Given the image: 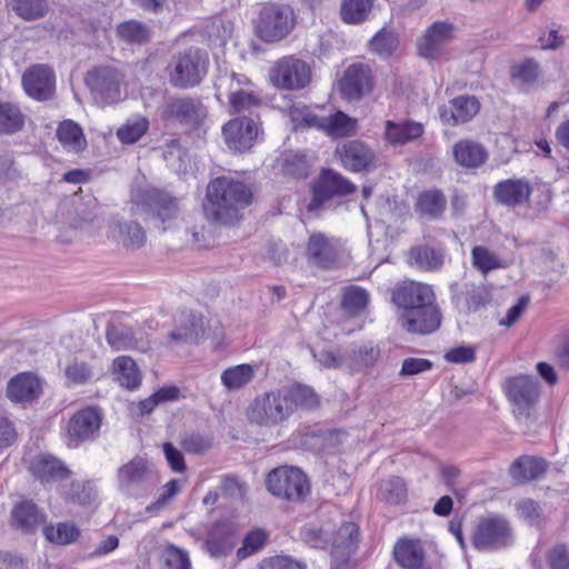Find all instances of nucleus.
<instances>
[{
  "instance_id": "f257e3e1",
  "label": "nucleus",
  "mask_w": 569,
  "mask_h": 569,
  "mask_svg": "<svg viewBox=\"0 0 569 569\" xmlns=\"http://www.w3.org/2000/svg\"><path fill=\"white\" fill-rule=\"evenodd\" d=\"M252 200L251 190L241 181L218 177L208 183L203 213L212 222L233 226L241 218V210Z\"/></svg>"
},
{
  "instance_id": "f03ea898",
  "label": "nucleus",
  "mask_w": 569,
  "mask_h": 569,
  "mask_svg": "<svg viewBox=\"0 0 569 569\" xmlns=\"http://www.w3.org/2000/svg\"><path fill=\"white\" fill-rule=\"evenodd\" d=\"M94 102L99 107L116 104L128 96L124 73L113 66H98L84 78Z\"/></svg>"
},
{
  "instance_id": "7ed1b4c3",
  "label": "nucleus",
  "mask_w": 569,
  "mask_h": 569,
  "mask_svg": "<svg viewBox=\"0 0 569 569\" xmlns=\"http://www.w3.org/2000/svg\"><path fill=\"white\" fill-rule=\"evenodd\" d=\"M472 545L480 551H493L512 543V528L501 515L489 513L480 517L471 536Z\"/></svg>"
},
{
  "instance_id": "20e7f679",
  "label": "nucleus",
  "mask_w": 569,
  "mask_h": 569,
  "mask_svg": "<svg viewBox=\"0 0 569 569\" xmlns=\"http://www.w3.org/2000/svg\"><path fill=\"white\" fill-rule=\"evenodd\" d=\"M289 417V407L282 389L257 396L247 408L248 420L260 427H277Z\"/></svg>"
},
{
  "instance_id": "39448f33",
  "label": "nucleus",
  "mask_w": 569,
  "mask_h": 569,
  "mask_svg": "<svg viewBox=\"0 0 569 569\" xmlns=\"http://www.w3.org/2000/svg\"><path fill=\"white\" fill-rule=\"evenodd\" d=\"M208 69V54L198 48H189L174 56L170 64V82L177 88H190L200 83Z\"/></svg>"
},
{
  "instance_id": "423d86ee",
  "label": "nucleus",
  "mask_w": 569,
  "mask_h": 569,
  "mask_svg": "<svg viewBox=\"0 0 569 569\" xmlns=\"http://www.w3.org/2000/svg\"><path fill=\"white\" fill-rule=\"evenodd\" d=\"M269 492L288 501L301 502L310 492V483L301 469L281 466L268 473L266 480Z\"/></svg>"
},
{
  "instance_id": "0eeeda50",
  "label": "nucleus",
  "mask_w": 569,
  "mask_h": 569,
  "mask_svg": "<svg viewBox=\"0 0 569 569\" xmlns=\"http://www.w3.org/2000/svg\"><path fill=\"white\" fill-rule=\"evenodd\" d=\"M295 27L293 10L286 4H267L259 13L256 31L264 42L286 38Z\"/></svg>"
},
{
  "instance_id": "6e6552de",
  "label": "nucleus",
  "mask_w": 569,
  "mask_h": 569,
  "mask_svg": "<svg viewBox=\"0 0 569 569\" xmlns=\"http://www.w3.org/2000/svg\"><path fill=\"white\" fill-rule=\"evenodd\" d=\"M218 99L227 96L229 104L234 112H242L256 108L261 99L252 89V82L244 74H224L216 83Z\"/></svg>"
},
{
  "instance_id": "1a4fd4ad",
  "label": "nucleus",
  "mask_w": 569,
  "mask_h": 569,
  "mask_svg": "<svg viewBox=\"0 0 569 569\" xmlns=\"http://www.w3.org/2000/svg\"><path fill=\"white\" fill-rule=\"evenodd\" d=\"M180 211L179 200L170 193L158 189L144 191V220L156 228L164 231Z\"/></svg>"
},
{
  "instance_id": "9d476101",
  "label": "nucleus",
  "mask_w": 569,
  "mask_h": 569,
  "mask_svg": "<svg viewBox=\"0 0 569 569\" xmlns=\"http://www.w3.org/2000/svg\"><path fill=\"white\" fill-rule=\"evenodd\" d=\"M269 78L277 88L299 90L309 83L311 70L303 60L286 57L273 64Z\"/></svg>"
},
{
  "instance_id": "9b49d317",
  "label": "nucleus",
  "mask_w": 569,
  "mask_h": 569,
  "mask_svg": "<svg viewBox=\"0 0 569 569\" xmlns=\"http://www.w3.org/2000/svg\"><path fill=\"white\" fill-rule=\"evenodd\" d=\"M503 390L508 400L513 406V411L520 416H528L540 397V388L532 376L519 375L508 378L503 383Z\"/></svg>"
},
{
  "instance_id": "f8f14e48",
  "label": "nucleus",
  "mask_w": 569,
  "mask_h": 569,
  "mask_svg": "<svg viewBox=\"0 0 569 569\" xmlns=\"http://www.w3.org/2000/svg\"><path fill=\"white\" fill-rule=\"evenodd\" d=\"M336 156L343 168L351 172L370 171L377 164L375 150L367 142L359 139L338 144Z\"/></svg>"
},
{
  "instance_id": "ddd939ff",
  "label": "nucleus",
  "mask_w": 569,
  "mask_h": 569,
  "mask_svg": "<svg viewBox=\"0 0 569 569\" xmlns=\"http://www.w3.org/2000/svg\"><path fill=\"white\" fill-rule=\"evenodd\" d=\"M123 211H128L129 216L134 218V220L118 222L112 228V237L127 248H140L142 244V234L137 219L142 214V189L139 186H134L131 189L130 201Z\"/></svg>"
},
{
  "instance_id": "4468645a",
  "label": "nucleus",
  "mask_w": 569,
  "mask_h": 569,
  "mask_svg": "<svg viewBox=\"0 0 569 569\" xmlns=\"http://www.w3.org/2000/svg\"><path fill=\"white\" fill-rule=\"evenodd\" d=\"M373 88V77L369 66L363 63L350 64L339 81V90L343 99L360 100Z\"/></svg>"
},
{
  "instance_id": "2eb2a0df",
  "label": "nucleus",
  "mask_w": 569,
  "mask_h": 569,
  "mask_svg": "<svg viewBox=\"0 0 569 569\" xmlns=\"http://www.w3.org/2000/svg\"><path fill=\"white\" fill-rule=\"evenodd\" d=\"M341 244L333 238H328L321 232H315L309 236L306 256L310 264L330 269L336 266L340 258Z\"/></svg>"
},
{
  "instance_id": "dca6fc26",
  "label": "nucleus",
  "mask_w": 569,
  "mask_h": 569,
  "mask_svg": "<svg viewBox=\"0 0 569 569\" xmlns=\"http://www.w3.org/2000/svg\"><path fill=\"white\" fill-rule=\"evenodd\" d=\"M22 87L27 96L33 100H49L54 93L56 74L46 64H34L23 72Z\"/></svg>"
},
{
  "instance_id": "f3484780",
  "label": "nucleus",
  "mask_w": 569,
  "mask_h": 569,
  "mask_svg": "<svg viewBox=\"0 0 569 569\" xmlns=\"http://www.w3.org/2000/svg\"><path fill=\"white\" fill-rule=\"evenodd\" d=\"M356 191V186L341 173L323 170L318 183L313 187V198L308 208L317 210L321 203L333 196H347Z\"/></svg>"
},
{
  "instance_id": "a211bd4d",
  "label": "nucleus",
  "mask_w": 569,
  "mask_h": 569,
  "mask_svg": "<svg viewBox=\"0 0 569 569\" xmlns=\"http://www.w3.org/2000/svg\"><path fill=\"white\" fill-rule=\"evenodd\" d=\"M400 323L410 333H432L441 325L440 308L435 301L413 310L403 311L400 316Z\"/></svg>"
},
{
  "instance_id": "6ab92c4d",
  "label": "nucleus",
  "mask_w": 569,
  "mask_h": 569,
  "mask_svg": "<svg viewBox=\"0 0 569 569\" xmlns=\"http://www.w3.org/2000/svg\"><path fill=\"white\" fill-rule=\"evenodd\" d=\"M392 300L403 311H408L435 302L436 295L430 284L408 280L395 289Z\"/></svg>"
},
{
  "instance_id": "aec40b11",
  "label": "nucleus",
  "mask_w": 569,
  "mask_h": 569,
  "mask_svg": "<svg viewBox=\"0 0 569 569\" xmlns=\"http://www.w3.org/2000/svg\"><path fill=\"white\" fill-rule=\"evenodd\" d=\"M44 522V512L31 500L16 503L10 512V527L24 536L34 535Z\"/></svg>"
},
{
  "instance_id": "412c9836",
  "label": "nucleus",
  "mask_w": 569,
  "mask_h": 569,
  "mask_svg": "<svg viewBox=\"0 0 569 569\" xmlns=\"http://www.w3.org/2000/svg\"><path fill=\"white\" fill-rule=\"evenodd\" d=\"M222 133L230 149L242 152L252 147L258 136V127L251 119L236 118L223 126Z\"/></svg>"
},
{
  "instance_id": "4be33fe9",
  "label": "nucleus",
  "mask_w": 569,
  "mask_h": 569,
  "mask_svg": "<svg viewBox=\"0 0 569 569\" xmlns=\"http://www.w3.org/2000/svg\"><path fill=\"white\" fill-rule=\"evenodd\" d=\"M167 113L181 123L193 127L206 133L207 109L198 100L180 98L172 100L167 107Z\"/></svg>"
},
{
  "instance_id": "5701e85b",
  "label": "nucleus",
  "mask_w": 569,
  "mask_h": 569,
  "mask_svg": "<svg viewBox=\"0 0 569 569\" xmlns=\"http://www.w3.org/2000/svg\"><path fill=\"white\" fill-rule=\"evenodd\" d=\"M452 38V26L446 22H435L418 40L419 54L426 59L440 58L446 46Z\"/></svg>"
},
{
  "instance_id": "b1692460",
  "label": "nucleus",
  "mask_w": 569,
  "mask_h": 569,
  "mask_svg": "<svg viewBox=\"0 0 569 569\" xmlns=\"http://www.w3.org/2000/svg\"><path fill=\"white\" fill-rule=\"evenodd\" d=\"M102 416L97 408L88 407L74 413L68 422V436L76 445L92 438L100 429Z\"/></svg>"
},
{
  "instance_id": "393cba45",
  "label": "nucleus",
  "mask_w": 569,
  "mask_h": 569,
  "mask_svg": "<svg viewBox=\"0 0 569 569\" xmlns=\"http://www.w3.org/2000/svg\"><path fill=\"white\" fill-rule=\"evenodd\" d=\"M42 392L41 380L31 372H21L11 378L7 386L8 398L16 403H31Z\"/></svg>"
},
{
  "instance_id": "a878e982",
  "label": "nucleus",
  "mask_w": 569,
  "mask_h": 569,
  "mask_svg": "<svg viewBox=\"0 0 569 569\" xmlns=\"http://www.w3.org/2000/svg\"><path fill=\"white\" fill-rule=\"evenodd\" d=\"M532 192L530 183L525 179H507L493 188V197L498 203L518 207L526 203Z\"/></svg>"
},
{
  "instance_id": "bb28decb",
  "label": "nucleus",
  "mask_w": 569,
  "mask_h": 569,
  "mask_svg": "<svg viewBox=\"0 0 569 569\" xmlns=\"http://www.w3.org/2000/svg\"><path fill=\"white\" fill-rule=\"evenodd\" d=\"M479 107L475 97L460 96L452 99L448 106L439 108L440 119L451 126L466 123L478 113Z\"/></svg>"
},
{
  "instance_id": "cd10ccee",
  "label": "nucleus",
  "mask_w": 569,
  "mask_h": 569,
  "mask_svg": "<svg viewBox=\"0 0 569 569\" xmlns=\"http://www.w3.org/2000/svg\"><path fill=\"white\" fill-rule=\"evenodd\" d=\"M204 331L206 323L201 315L182 311L178 315L177 327L169 337L176 342H197Z\"/></svg>"
},
{
  "instance_id": "c85d7f7f",
  "label": "nucleus",
  "mask_w": 569,
  "mask_h": 569,
  "mask_svg": "<svg viewBox=\"0 0 569 569\" xmlns=\"http://www.w3.org/2000/svg\"><path fill=\"white\" fill-rule=\"evenodd\" d=\"M32 475L44 486L61 482L70 470L57 458L48 455L38 456L31 465Z\"/></svg>"
},
{
  "instance_id": "c756f323",
  "label": "nucleus",
  "mask_w": 569,
  "mask_h": 569,
  "mask_svg": "<svg viewBox=\"0 0 569 569\" xmlns=\"http://www.w3.org/2000/svg\"><path fill=\"white\" fill-rule=\"evenodd\" d=\"M425 132L423 124L417 121L385 122L383 140L392 146H403L420 138Z\"/></svg>"
},
{
  "instance_id": "7c9ffc66",
  "label": "nucleus",
  "mask_w": 569,
  "mask_h": 569,
  "mask_svg": "<svg viewBox=\"0 0 569 569\" xmlns=\"http://www.w3.org/2000/svg\"><path fill=\"white\" fill-rule=\"evenodd\" d=\"M236 546V536L226 525L216 523L204 541V549L212 558L227 557Z\"/></svg>"
},
{
  "instance_id": "2f4dec72",
  "label": "nucleus",
  "mask_w": 569,
  "mask_h": 569,
  "mask_svg": "<svg viewBox=\"0 0 569 569\" xmlns=\"http://www.w3.org/2000/svg\"><path fill=\"white\" fill-rule=\"evenodd\" d=\"M455 161L467 169L481 167L488 159L487 149L471 139H462L452 147Z\"/></svg>"
},
{
  "instance_id": "473e14b6",
  "label": "nucleus",
  "mask_w": 569,
  "mask_h": 569,
  "mask_svg": "<svg viewBox=\"0 0 569 569\" xmlns=\"http://www.w3.org/2000/svg\"><path fill=\"white\" fill-rule=\"evenodd\" d=\"M359 540V528L353 522L340 526L332 540L331 553L340 562H345L356 551Z\"/></svg>"
},
{
  "instance_id": "72a5a7b5",
  "label": "nucleus",
  "mask_w": 569,
  "mask_h": 569,
  "mask_svg": "<svg viewBox=\"0 0 569 569\" xmlns=\"http://www.w3.org/2000/svg\"><path fill=\"white\" fill-rule=\"evenodd\" d=\"M118 488L127 496L137 497L142 490V458L137 456L118 470Z\"/></svg>"
},
{
  "instance_id": "f704fd0d",
  "label": "nucleus",
  "mask_w": 569,
  "mask_h": 569,
  "mask_svg": "<svg viewBox=\"0 0 569 569\" xmlns=\"http://www.w3.org/2000/svg\"><path fill=\"white\" fill-rule=\"evenodd\" d=\"M318 129L332 138L355 136L358 131V120L342 111H337L328 117H320Z\"/></svg>"
},
{
  "instance_id": "c9c22d12",
  "label": "nucleus",
  "mask_w": 569,
  "mask_h": 569,
  "mask_svg": "<svg viewBox=\"0 0 569 569\" xmlns=\"http://www.w3.org/2000/svg\"><path fill=\"white\" fill-rule=\"evenodd\" d=\"M287 399L290 416L298 409L313 410L319 407L320 399L315 390L305 385H293L282 389Z\"/></svg>"
},
{
  "instance_id": "e433bc0d",
  "label": "nucleus",
  "mask_w": 569,
  "mask_h": 569,
  "mask_svg": "<svg viewBox=\"0 0 569 569\" xmlns=\"http://www.w3.org/2000/svg\"><path fill=\"white\" fill-rule=\"evenodd\" d=\"M113 376L121 387L136 390L141 382V375L137 362L128 356H119L113 360Z\"/></svg>"
},
{
  "instance_id": "4c0bfd02",
  "label": "nucleus",
  "mask_w": 569,
  "mask_h": 569,
  "mask_svg": "<svg viewBox=\"0 0 569 569\" xmlns=\"http://www.w3.org/2000/svg\"><path fill=\"white\" fill-rule=\"evenodd\" d=\"M547 463L541 458L523 456L510 467L511 477L518 482H529L546 472Z\"/></svg>"
},
{
  "instance_id": "58836bf2",
  "label": "nucleus",
  "mask_w": 569,
  "mask_h": 569,
  "mask_svg": "<svg viewBox=\"0 0 569 569\" xmlns=\"http://www.w3.org/2000/svg\"><path fill=\"white\" fill-rule=\"evenodd\" d=\"M396 561L406 569H419L425 560L421 545L413 540H400L393 550Z\"/></svg>"
},
{
  "instance_id": "ea45409f",
  "label": "nucleus",
  "mask_w": 569,
  "mask_h": 569,
  "mask_svg": "<svg viewBox=\"0 0 569 569\" xmlns=\"http://www.w3.org/2000/svg\"><path fill=\"white\" fill-rule=\"evenodd\" d=\"M408 262L420 270L435 271L443 264V253L429 246H416L409 251Z\"/></svg>"
},
{
  "instance_id": "a19ab883",
  "label": "nucleus",
  "mask_w": 569,
  "mask_h": 569,
  "mask_svg": "<svg viewBox=\"0 0 569 569\" xmlns=\"http://www.w3.org/2000/svg\"><path fill=\"white\" fill-rule=\"evenodd\" d=\"M61 495L80 506H94L98 502V490L92 481H72L69 487H61Z\"/></svg>"
},
{
  "instance_id": "79ce46f5",
  "label": "nucleus",
  "mask_w": 569,
  "mask_h": 569,
  "mask_svg": "<svg viewBox=\"0 0 569 569\" xmlns=\"http://www.w3.org/2000/svg\"><path fill=\"white\" fill-rule=\"evenodd\" d=\"M57 137L67 151L78 153L87 147L81 127L72 120H64L59 124Z\"/></svg>"
},
{
  "instance_id": "37998d69",
  "label": "nucleus",
  "mask_w": 569,
  "mask_h": 569,
  "mask_svg": "<svg viewBox=\"0 0 569 569\" xmlns=\"http://www.w3.org/2000/svg\"><path fill=\"white\" fill-rule=\"evenodd\" d=\"M26 116L18 103L10 101L0 102V133L13 134L24 127Z\"/></svg>"
},
{
  "instance_id": "c03bdc74",
  "label": "nucleus",
  "mask_w": 569,
  "mask_h": 569,
  "mask_svg": "<svg viewBox=\"0 0 569 569\" xmlns=\"http://www.w3.org/2000/svg\"><path fill=\"white\" fill-rule=\"evenodd\" d=\"M256 376V367L249 363H242L227 368L221 373V383L229 390L242 389L250 383Z\"/></svg>"
},
{
  "instance_id": "a18cd8bd",
  "label": "nucleus",
  "mask_w": 569,
  "mask_h": 569,
  "mask_svg": "<svg viewBox=\"0 0 569 569\" xmlns=\"http://www.w3.org/2000/svg\"><path fill=\"white\" fill-rule=\"evenodd\" d=\"M44 538L54 545L64 546L74 542L80 536V529L71 521L58 522L43 528Z\"/></svg>"
},
{
  "instance_id": "49530a36",
  "label": "nucleus",
  "mask_w": 569,
  "mask_h": 569,
  "mask_svg": "<svg viewBox=\"0 0 569 569\" xmlns=\"http://www.w3.org/2000/svg\"><path fill=\"white\" fill-rule=\"evenodd\" d=\"M446 198L438 190H427L422 192L417 201V211L429 219L441 216L446 209Z\"/></svg>"
},
{
  "instance_id": "de8ad7c7",
  "label": "nucleus",
  "mask_w": 569,
  "mask_h": 569,
  "mask_svg": "<svg viewBox=\"0 0 569 569\" xmlns=\"http://www.w3.org/2000/svg\"><path fill=\"white\" fill-rule=\"evenodd\" d=\"M540 76V68L533 59H526L513 66L511 78L513 83L521 90L530 89Z\"/></svg>"
},
{
  "instance_id": "09e8293b",
  "label": "nucleus",
  "mask_w": 569,
  "mask_h": 569,
  "mask_svg": "<svg viewBox=\"0 0 569 569\" xmlns=\"http://www.w3.org/2000/svg\"><path fill=\"white\" fill-rule=\"evenodd\" d=\"M369 302V293L361 287H347L342 295L341 307L348 316L356 317L362 313Z\"/></svg>"
},
{
  "instance_id": "8fccbe9b",
  "label": "nucleus",
  "mask_w": 569,
  "mask_h": 569,
  "mask_svg": "<svg viewBox=\"0 0 569 569\" xmlns=\"http://www.w3.org/2000/svg\"><path fill=\"white\" fill-rule=\"evenodd\" d=\"M106 339L114 351L132 349L138 343L131 329L121 323H110L106 331Z\"/></svg>"
},
{
  "instance_id": "3c124183",
  "label": "nucleus",
  "mask_w": 569,
  "mask_h": 569,
  "mask_svg": "<svg viewBox=\"0 0 569 569\" xmlns=\"http://www.w3.org/2000/svg\"><path fill=\"white\" fill-rule=\"evenodd\" d=\"M12 10L26 21L41 19L49 12L48 0H11Z\"/></svg>"
},
{
  "instance_id": "603ef678",
  "label": "nucleus",
  "mask_w": 569,
  "mask_h": 569,
  "mask_svg": "<svg viewBox=\"0 0 569 569\" xmlns=\"http://www.w3.org/2000/svg\"><path fill=\"white\" fill-rule=\"evenodd\" d=\"M378 497L391 505L402 502L407 497V488L403 479L392 476L380 482Z\"/></svg>"
},
{
  "instance_id": "864d4df0",
  "label": "nucleus",
  "mask_w": 569,
  "mask_h": 569,
  "mask_svg": "<svg viewBox=\"0 0 569 569\" xmlns=\"http://www.w3.org/2000/svg\"><path fill=\"white\" fill-rule=\"evenodd\" d=\"M372 6L373 0H343L341 18L347 23H360L368 18Z\"/></svg>"
},
{
  "instance_id": "5fc2aeb1",
  "label": "nucleus",
  "mask_w": 569,
  "mask_h": 569,
  "mask_svg": "<svg viewBox=\"0 0 569 569\" xmlns=\"http://www.w3.org/2000/svg\"><path fill=\"white\" fill-rule=\"evenodd\" d=\"M472 266L483 276L490 271L502 268L500 258L483 246H476L471 251Z\"/></svg>"
},
{
  "instance_id": "6e6d98bb",
  "label": "nucleus",
  "mask_w": 569,
  "mask_h": 569,
  "mask_svg": "<svg viewBox=\"0 0 569 569\" xmlns=\"http://www.w3.org/2000/svg\"><path fill=\"white\" fill-rule=\"evenodd\" d=\"M163 159L176 172H184L190 163V158L177 140H171L163 151Z\"/></svg>"
},
{
  "instance_id": "4d7b16f0",
  "label": "nucleus",
  "mask_w": 569,
  "mask_h": 569,
  "mask_svg": "<svg viewBox=\"0 0 569 569\" xmlns=\"http://www.w3.org/2000/svg\"><path fill=\"white\" fill-rule=\"evenodd\" d=\"M268 540V533L262 529H256L246 535L242 546L237 550V557L243 560L262 549Z\"/></svg>"
},
{
  "instance_id": "13d9d810",
  "label": "nucleus",
  "mask_w": 569,
  "mask_h": 569,
  "mask_svg": "<svg viewBox=\"0 0 569 569\" xmlns=\"http://www.w3.org/2000/svg\"><path fill=\"white\" fill-rule=\"evenodd\" d=\"M462 295L467 311H477L490 300V293L485 286L465 284Z\"/></svg>"
},
{
  "instance_id": "bf43d9fd",
  "label": "nucleus",
  "mask_w": 569,
  "mask_h": 569,
  "mask_svg": "<svg viewBox=\"0 0 569 569\" xmlns=\"http://www.w3.org/2000/svg\"><path fill=\"white\" fill-rule=\"evenodd\" d=\"M380 357V349L371 343L361 346L353 351L351 366L356 370L372 367Z\"/></svg>"
},
{
  "instance_id": "052dcab7",
  "label": "nucleus",
  "mask_w": 569,
  "mask_h": 569,
  "mask_svg": "<svg viewBox=\"0 0 569 569\" xmlns=\"http://www.w3.org/2000/svg\"><path fill=\"white\" fill-rule=\"evenodd\" d=\"M181 490L179 480L168 481L159 491L157 500L146 508L147 512L157 513L162 510Z\"/></svg>"
},
{
  "instance_id": "680f3d73",
  "label": "nucleus",
  "mask_w": 569,
  "mask_h": 569,
  "mask_svg": "<svg viewBox=\"0 0 569 569\" xmlns=\"http://www.w3.org/2000/svg\"><path fill=\"white\" fill-rule=\"evenodd\" d=\"M64 375L68 385L79 386L84 385L92 378V370L87 362L73 360L66 367Z\"/></svg>"
},
{
  "instance_id": "e2e57ef3",
  "label": "nucleus",
  "mask_w": 569,
  "mask_h": 569,
  "mask_svg": "<svg viewBox=\"0 0 569 569\" xmlns=\"http://www.w3.org/2000/svg\"><path fill=\"white\" fill-rule=\"evenodd\" d=\"M371 49L381 56H389L398 46L397 34L392 30L382 29L370 42Z\"/></svg>"
},
{
  "instance_id": "0e129e2a",
  "label": "nucleus",
  "mask_w": 569,
  "mask_h": 569,
  "mask_svg": "<svg viewBox=\"0 0 569 569\" xmlns=\"http://www.w3.org/2000/svg\"><path fill=\"white\" fill-rule=\"evenodd\" d=\"M289 118L293 124L295 129L308 127V128H317L318 122L320 121V117L312 113L305 106H292L288 111Z\"/></svg>"
},
{
  "instance_id": "69168bd1",
  "label": "nucleus",
  "mask_w": 569,
  "mask_h": 569,
  "mask_svg": "<svg viewBox=\"0 0 569 569\" xmlns=\"http://www.w3.org/2000/svg\"><path fill=\"white\" fill-rule=\"evenodd\" d=\"M180 396L179 388L174 386H166L157 390L154 393H152L148 399H144V413L151 412L154 407L172 402L177 400Z\"/></svg>"
},
{
  "instance_id": "338daca9",
  "label": "nucleus",
  "mask_w": 569,
  "mask_h": 569,
  "mask_svg": "<svg viewBox=\"0 0 569 569\" xmlns=\"http://www.w3.org/2000/svg\"><path fill=\"white\" fill-rule=\"evenodd\" d=\"M164 565L162 569H191V562L187 551L169 546L163 553Z\"/></svg>"
},
{
  "instance_id": "774afa93",
  "label": "nucleus",
  "mask_w": 569,
  "mask_h": 569,
  "mask_svg": "<svg viewBox=\"0 0 569 569\" xmlns=\"http://www.w3.org/2000/svg\"><path fill=\"white\" fill-rule=\"evenodd\" d=\"M257 569H307V567L290 556L277 555L263 558Z\"/></svg>"
}]
</instances>
